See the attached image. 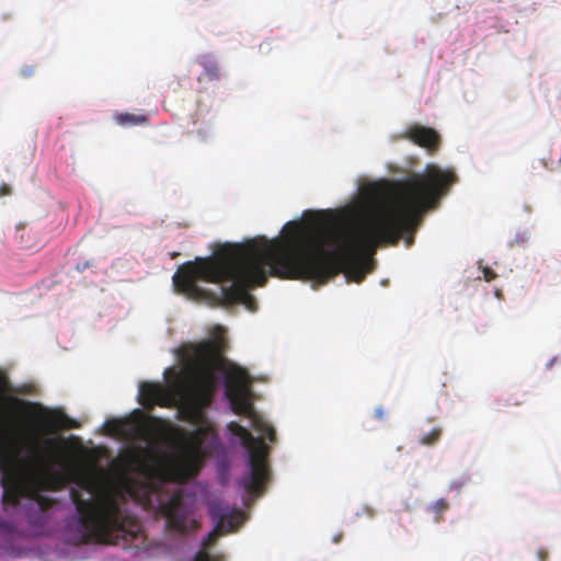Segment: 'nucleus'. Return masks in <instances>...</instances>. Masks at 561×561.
Listing matches in <instances>:
<instances>
[{
  "label": "nucleus",
  "instance_id": "nucleus-1",
  "mask_svg": "<svg viewBox=\"0 0 561 561\" xmlns=\"http://www.w3.org/2000/svg\"><path fill=\"white\" fill-rule=\"evenodd\" d=\"M456 181L453 170L426 165L424 173L399 183L393 198L365 217L336 226L323 213H306L305 226L285 225L286 238L226 243L213 256L184 263L173 275V285L191 300L225 307L241 304L254 312L257 302L249 290L264 286L268 276L324 285L344 273L348 280L362 283L379 244L396 245L405 234L411 244L423 214L436 208Z\"/></svg>",
  "mask_w": 561,
  "mask_h": 561
},
{
  "label": "nucleus",
  "instance_id": "nucleus-2",
  "mask_svg": "<svg viewBox=\"0 0 561 561\" xmlns=\"http://www.w3.org/2000/svg\"><path fill=\"white\" fill-rule=\"evenodd\" d=\"M71 489L70 497L77 510L80 542L119 545L136 539L140 533L139 520L127 508L135 496L133 481L108 482L100 486L85 479Z\"/></svg>",
  "mask_w": 561,
  "mask_h": 561
},
{
  "label": "nucleus",
  "instance_id": "nucleus-3",
  "mask_svg": "<svg viewBox=\"0 0 561 561\" xmlns=\"http://www.w3.org/2000/svg\"><path fill=\"white\" fill-rule=\"evenodd\" d=\"M26 455L20 460L16 445L9 436L0 437V473L3 505L15 506L21 497L53 483L54 468L66 467L64 442L57 437L30 435Z\"/></svg>",
  "mask_w": 561,
  "mask_h": 561
},
{
  "label": "nucleus",
  "instance_id": "nucleus-4",
  "mask_svg": "<svg viewBox=\"0 0 561 561\" xmlns=\"http://www.w3.org/2000/svg\"><path fill=\"white\" fill-rule=\"evenodd\" d=\"M215 348L210 343H202L195 348L194 360L185 365L186 381L181 380L174 369L168 368L165 376L173 374L176 380L165 387L154 382H142L139 386L140 403L150 409L153 405L172 408L180 404L182 419L191 423H199L204 417V409L213 402L215 376L211 358Z\"/></svg>",
  "mask_w": 561,
  "mask_h": 561
},
{
  "label": "nucleus",
  "instance_id": "nucleus-5",
  "mask_svg": "<svg viewBox=\"0 0 561 561\" xmlns=\"http://www.w3.org/2000/svg\"><path fill=\"white\" fill-rule=\"evenodd\" d=\"M251 378L247 369L230 365L225 370V393L233 411L252 420L255 430L266 436L270 442L276 440V432L272 425L260 417L251 402Z\"/></svg>",
  "mask_w": 561,
  "mask_h": 561
},
{
  "label": "nucleus",
  "instance_id": "nucleus-6",
  "mask_svg": "<svg viewBox=\"0 0 561 561\" xmlns=\"http://www.w3.org/2000/svg\"><path fill=\"white\" fill-rule=\"evenodd\" d=\"M232 426L236 427V434L240 436L249 451V470L240 479V485L249 496L259 497L264 493L270 476L267 462L270 447L263 437H254L247 428L238 424L232 423Z\"/></svg>",
  "mask_w": 561,
  "mask_h": 561
},
{
  "label": "nucleus",
  "instance_id": "nucleus-7",
  "mask_svg": "<svg viewBox=\"0 0 561 561\" xmlns=\"http://www.w3.org/2000/svg\"><path fill=\"white\" fill-rule=\"evenodd\" d=\"M209 515L215 528L204 538L203 550L196 553L194 561H210V556L205 550L215 546L220 536L234 531L243 522V513L239 508L220 501L210 503Z\"/></svg>",
  "mask_w": 561,
  "mask_h": 561
},
{
  "label": "nucleus",
  "instance_id": "nucleus-8",
  "mask_svg": "<svg viewBox=\"0 0 561 561\" xmlns=\"http://www.w3.org/2000/svg\"><path fill=\"white\" fill-rule=\"evenodd\" d=\"M165 430L182 444L185 454L190 457L206 455L215 447L217 440L209 426H198L190 433H185L176 426H168Z\"/></svg>",
  "mask_w": 561,
  "mask_h": 561
},
{
  "label": "nucleus",
  "instance_id": "nucleus-9",
  "mask_svg": "<svg viewBox=\"0 0 561 561\" xmlns=\"http://www.w3.org/2000/svg\"><path fill=\"white\" fill-rule=\"evenodd\" d=\"M137 435L148 445L140 449L139 453H130L128 461L142 472H149L158 468L161 463V455L153 446V435L150 428L145 424L138 427Z\"/></svg>",
  "mask_w": 561,
  "mask_h": 561
},
{
  "label": "nucleus",
  "instance_id": "nucleus-10",
  "mask_svg": "<svg viewBox=\"0 0 561 561\" xmlns=\"http://www.w3.org/2000/svg\"><path fill=\"white\" fill-rule=\"evenodd\" d=\"M162 514L167 517L168 526L176 531L184 533L187 527L188 510L184 504L181 491H176L170 499L160 504Z\"/></svg>",
  "mask_w": 561,
  "mask_h": 561
},
{
  "label": "nucleus",
  "instance_id": "nucleus-11",
  "mask_svg": "<svg viewBox=\"0 0 561 561\" xmlns=\"http://www.w3.org/2000/svg\"><path fill=\"white\" fill-rule=\"evenodd\" d=\"M404 135L415 145L430 151L437 150L440 144V136L434 128L419 124L410 126Z\"/></svg>",
  "mask_w": 561,
  "mask_h": 561
},
{
  "label": "nucleus",
  "instance_id": "nucleus-12",
  "mask_svg": "<svg viewBox=\"0 0 561 561\" xmlns=\"http://www.w3.org/2000/svg\"><path fill=\"white\" fill-rule=\"evenodd\" d=\"M4 383L5 380L0 378V432L5 427L8 412L21 413L30 405V403L22 399L2 394Z\"/></svg>",
  "mask_w": 561,
  "mask_h": 561
},
{
  "label": "nucleus",
  "instance_id": "nucleus-13",
  "mask_svg": "<svg viewBox=\"0 0 561 561\" xmlns=\"http://www.w3.org/2000/svg\"><path fill=\"white\" fill-rule=\"evenodd\" d=\"M199 64L204 68V71L201 75L199 80L205 79V80L211 81V80H217L219 78L218 65L215 60H213L208 57H203L201 59Z\"/></svg>",
  "mask_w": 561,
  "mask_h": 561
},
{
  "label": "nucleus",
  "instance_id": "nucleus-14",
  "mask_svg": "<svg viewBox=\"0 0 561 561\" xmlns=\"http://www.w3.org/2000/svg\"><path fill=\"white\" fill-rule=\"evenodd\" d=\"M115 121L121 126H135L141 125L147 122V117L145 115H137L130 113H121L115 115Z\"/></svg>",
  "mask_w": 561,
  "mask_h": 561
},
{
  "label": "nucleus",
  "instance_id": "nucleus-15",
  "mask_svg": "<svg viewBox=\"0 0 561 561\" xmlns=\"http://www.w3.org/2000/svg\"><path fill=\"white\" fill-rule=\"evenodd\" d=\"M442 434L443 428L435 426L431 432L421 434L419 440L422 445L433 446L440 439Z\"/></svg>",
  "mask_w": 561,
  "mask_h": 561
},
{
  "label": "nucleus",
  "instance_id": "nucleus-16",
  "mask_svg": "<svg viewBox=\"0 0 561 561\" xmlns=\"http://www.w3.org/2000/svg\"><path fill=\"white\" fill-rule=\"evenodd\" d=\"M31 234L35 236V233H33L31 230L30 231H22L19 234L20 245H21L22 249L36 250V249H38L41 247V241L39 240L31 241Z\"/></svg>",
  "mask_w": 561,
  "mask_h": 561
},
{
  "label": "nucleus",
  "instance_id": "nucleus-17",
  "mask_svg": "<svg viewBox=\"0 0 561 561\" xmlns=\"http://www.w3.org/2000/svg\"><path fill=\"white\" fill-rule=\"evenodd\" d=\"M449 508V503L445 499L437 500L432 506L431 511L435 514V523L442 522L443 514Z\"/></svg>",
  "mask_w": 561,
  "mask_h": 561
},
{
  "label": "nucleus",
  "instance_id": "nucleus-18",
  "mask_svg": "<svg viewBox=\"0 0 561 561\" xmlns=\"http://www.w3.org/2000/svg\"><path fill=\"white\" fill-rule=\"evenodd\" d=\"M482 272H483V278L486 282H491V280L495 279L496 276H497L496 273L492 268H490L488 266H484Z\"/></svg>",
  "mask_w": 561,
  "mask_h": 561
},
{
  "label": "nucleus",
  "instance_id": "nucleus-19",
  "mask_svg": "<svg viewBox=\"0 0 561 561\" xmlns=\"http://www.w3.org/2000/svg\"><path fill=\"white\" fill-rule=\"evenodd\" d=\"M106 425L108 427V432L112 434H116L121 431V423L116 420L107 422Z\"/></svg>",
  "mask_w": 561,
  "mask_h": 561
},
{
  "label": "nucleus",
  "instance_id": "nucleus-20",
  "mask_svg": "<svg viewBox=\"0 0 561 561\" xmlns=\"http://www.w3.org/2000/svg\"><path fill=\"white\" fill-rule=\"evenodd\" d=\"M44 433H55L56 432V425L51 424L50 422H45L41 428Z\"/></svg>",
  "mask_w": 561,
  "mask_h": 561
},
{
  "label": "nucleus",
  "instance_id": "nucleus-21",
  "mask_svg": "<svg viewBox=\"0 0 561 561\" xmlns=\"http://www.w3.org/2000/svg\"><path fill=\"white\" fill-rule=\"evenodd\" d=\"M10 194H11V187L8 184L3 183L0 186V196H7Z\"/></svg>",
  "mask_w": 561,
  "mask_h": 561
},
{
  "label": "nucleus",
  "instance_id": "nucleus-22",
  "mask_svg": "<svg viewBox=\"0 0 561 561\" xmlns=\"http://www.w3.org/2000/svg\"><path fill=\"white\" fill-rule=\"evenodd\" d=\"M385 414H386V412L381 407H379L375 410V417L378 420H383Z\"/></svg>",
  "mask_w": 561,
  "mask_h": 561
},
{
  "label": "nucleus",
  "instance_id": "nucleus-23",
  "mask_svg": "<svg viewBox=\"0 0 561 561\" xmlns=\"http://www.w3.org/2000/svg\"><path fill=\"white\" fill-rule=\"evenodd\" d=\"M539 558H540V560H541V561H546V559H547V553H546V552L540 551V552H539Z\"/></svg>",
  "mask_w": 561,
  "mask_h": 561
},
{
  "label": "nucleus",
  "instance_id": "nucleus-24",
  "mask_svg": "<svg viewBox=\"0 0 561 561\" xmlns=\"http://www.w3.org/2000/svg\"><path fill=\"white\" fill-rule=\"evenodd\" d=\"M23 72H24L25 76H31L32 70L26 71L25 69H23Z\"/></svg>",
  "mask_w": 561,
  "mask_h": 561
},
{
  "label": "nucleus",
  "instance_id": "nucleus-25",
  "mask_svg": "<svg viewBox=\"0 0 561 561\" xmlns=\"http://www.w3.org/2000/svg\"><path fill=\"white\" fill-rule=\"evenodd\" d=\"M339 541H340V537L335 536V542H339Z\"/></svg>",
  "mask_w": 561,
  "mask_h": 561
},
{
  "label": "nucleus",
  "instance_id": "nucleus-26",
  "mask_svg": "<svg viewBox=\"0 0 561 561\" xmlns=\"http://www.w3.org/2000/svg\"><path fill=\"white\" fill-rule=\"evenodd\" d=\"M339 541H340V537L335 536V542H339Z\"/></svg>",
  "mask_w": 561,
  "mask_h": 561
}]
</instances>
